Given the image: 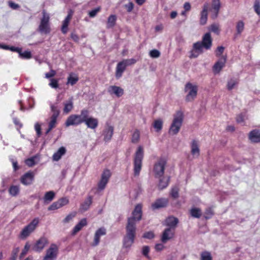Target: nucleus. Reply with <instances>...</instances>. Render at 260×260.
<instances>
[{"label":"nucleus","mask_w":260,"mask_h":260,"mask_svg":"<svg viewBox=\"0 0 260 260\" xmlns=\"http://www.w3.org/2000/svg\"><path fill=\"white\" fill-rule=\"evenodd\" d=\"M144 157L143 147L139 146L134 157V172L135 176H138L142 169V160Z\"/></svg>","instance_id":"nucleus-5"},{"label":"nucleus","mask_w":260,"mask_h":260,"mask_svg":"<svg viewBox=\"0 0 260 260\" xmlns=\"http://www.w3.org/2000/svg\"><path fill=\"white\" fill-rule=\"evenodd\" d=\"M220 7V0H212V8L215 12V14L211 15L212 19H214L217 17Z\"/></svg>","instance_id":"nucleus-24"},{"label":"nucleus","mask_w":260,"mask_h":260,"mask_svg":"<svg viewBox=\"0 0 260 260\" xmlns=\"http://www.w3.org/2000/svg\"><path fill=\"white\" fill-rule=\"evenodd\" d=\"M226 62V57H222L213 66V71L215 74L219 73L224 67Z\"/></svg>","instance_id":"nucleus-19"},{"label":"nucleus","mask_w":260,"mask_h":260,"mask_svg":"<svg viewBox=\"0 0 260 260\" xmlns=\"http://www.w3.org/2000/svg\"><path fill=\"white\" fill-rule=\"evenodd\" d=\"M78 78L77 77H73L71 75H70L68 78V82L67 84H71V85H75L77 82L78 81Z\"/></svg>","instance_id":"nucleus-47"},{"label":"nucleus","mask_w":260,"mask_h":260,"mask_svg":"<svg viewBox=\"0 0 260 260\" xmlns=\"http://www.w3.org/2000/svg\"><path fill=\"white\" fill-rule=\"evenodd\" d=\"M87 112L85 109H83L81 111L80 115L72 114L69 116L66 120L65 125L67 127L71 125H78L83 123V118H85Z\"/></svg>","instance_id":"nucleus-6"},{"label":"nucleus","mask_w":260,"mask_h":260,"mask_svg":"<svg viewBox=\"0 0 260 260\" xmlns=\"http://www.w3.org/2000/svg\"><path fill=\"white\" fill-rule=\"evenodd\" d=\"M50 81V82L49 84L50 86L53 88H57L58 87V80L57 79L51 78Z\"/></svg>","instance_id":"nucleus-52"},{"label":"nucleus","mask_w":260,"mask_h":260,"mask_svg":"<svg viewBox=\"0 0 260 260\" xmlns=\"http://www.w3.org/2000/svg\"><path fill=\"white\" fill-rule=\"evenodd\" d=\"M42 17L40 19V22L37 30L42 34L47 35L50 33L51 29L50 23V16L45 10L42 12Z\"/></svg>","instance_id":"nucleus-3"},{"label":"nucleus","mask_w":260,"mask_h":260,"mask_svg":"<svg viewBox=\"0 0 260 260\" xmlns=\"http://www.w3.org/2000/svg\"><path fill=\"white\" fill-rule=\"evenodd\" d=\"M140 139V133L138 130H136L133 133L132 137V142L137 143Z\"/></svg>","instance_id":"nucleus-39"},{"label":"nucleus","mask_w":260,"mask_h":260,"mask_svg":"<svg viewBox=\"0 0 260 260\" xmlns=\"http://www.w3.org/2000/svg\"><path fill=\"white\" fill-rule=\"evenodd\" d=\"M169 200L167 198H159L152 204L151 207L153 210L166 207L168 204Z\"/></svg>","instance_id":"nucleus-15"},{"label":"nucleus","mask_w":260,"mask_h":260,"mask_svg":"<svg viewBox=\"0 0 260 260\" xmlns=\"http://www.w3.org/2000/svg\"><path fill=\"white\" fill-rule=\"evenodd\" d=\"M19 252V247H15L12 251L11 256L10 257V259L12 260H16L17 257V254Z\"/></svg>","instance_id":"nucleus-49"},{"label":"nucleus","mask_w":260,"mask_h":260,"mask_svg":"<svg viewBox=\"0 0 260 260\" xmlns=\"http://www.w3.org/2000/svg\"><path fill=\"white\" fill-rule=\"evenodd\" d=\"M48 240L45 237L40 238L32 247V250L36 252H41L48 244Z\"/></svg>","instance_id":"nucleus-13"},{"label":"nucleus","mask_w":260,"mask_h":260,"mask_svg":"<svg viewBox=\"0 0 260 260\" xmlns=\"http://www.w3.org/2000/svg\"><path fill=\"white\" fill-rule=\"evenodd\" d=\"M201 260H212L211 253L209 252L204 251L201 253Z\"/></svg>","instance_id":"nucleus-43"},{"label":"nucleus","mask_w":260,"mask_h":260,"mask_svg":"<svg viewBox=\"0 0 260 260\" xmlns=\"http://www.w3.org/2000/svg\"><path fill=\"white\" fill-rule=\"evenodd\" d=\"M30 248V245L27 242L24 247V249L22 250V252L20 253L19 256L20 259L22 258L27 253L29 249Z\"/></svg>","instance_id":"nucleus-45"},{"label":"nucleus","mask_w":260,"mask_h":260,"mask_svg":"<svg viewBox=\"0 0 260 260\" xmlns=\"http://www.w3.org/2000/svg\"><path fill=\"white\" fill-rule=\"evenodd\" d=\"M163 121L161 119H158L154 120L153 122V127L156 132H159L162 128Z\"/></svg>","instance_id":"nucleus-36"},{"label":"nucleus","mask_w":260,"mask_h":260,"mask_svg":"<svg viewBox=\"0 0 260 260\" xmlns=\"http://www.w3.org/2000/svg\"><path fill=\"white\" fill-rule=\"evenodd\" d=\"M87 225V221L86 218L82 219L79 222L75 225L72 234L75 235L77 233L79 232L83 226Z\"/></svg>","instance_id":"nucleus-28"},{"label":"nucleus","mask_w":260,"mask_h":260,"mask_svg":"<svg viewBox=\"0 0 260 260\" xmlns=\"http://www.w3.org/2000/svg\"><path fill=\"white\" fill-rule=\"evenodd\" d=\"M244 29V23L243 21H239L236 24L237 35H240Z\"/></svg>","instance_id":"nucleus-37"},{"label":"nucleus","mask_w":260,"mask_h":260,"mask_svg":"<svg viewBox=\"0 0 260 260\" xmlns=\"http://www.w3.org/2000/svg\"><path fill=\"white\" fill-rule=\"evenodd\" d=\"M179 222L178 219L174 216H169L165 220V225L168 226V228H171L175 230Z\"/></svg>","instance_id":"nucleus-20"},{"label":"nucleus","mask_w":260,"mask_h":260,"mask_svg":"<svg viewBox=\"0 0 260 260\" xmlns=\"http://www.w3.org/2000/svg\"><path fill=\"white\" fill-rule=\"evenodd\" d=\"M171 196L174 199H177L179 197V188L175 186L171 189L170 192Z\"/></svg>","instance_id":"nucleus-38"},{"label":"nucleus","mask_w":260,"mask_h":260,"mask_svg":"<svg viewBox=\"0 0 260 260\" xmlns=\"http://www.w3.org/2000/svg\"><path fill=\"white\" fill-rule=\"evenodd\" d=\"M36 158V156H33L26 159L25 161V164L29 167L34 166L36 164V162L35 161Z\"/></svg>","instance_id":"nucleus-41"},{"label":"nucleus","mask_w":260,"mask_h":260,"mask_svg":"<svg viewBox=\"0 0 260 260\" xmlns=\"http://www.w3.org/2000/svg\"><path fill=\"white\" fill-rule=\"evenodd\" d=\"M149 55L152 58H158L160 56V52L158 50L153 49L149 52Z\"/></svg>","instance_id":"nucleus-48"},{"label":"nucleus","mask_w":260,"mask_h":260,"mask_svg":"<svg viewBox=\"0 0 260 260\" xmlns=\"http://www.w3.org/2000/svg\"><path fill=\"white\" fill-rule=\"evenodd\" d=\"M185 92L188 91L185 97V101L187 102H191L194 100L197 95L198 86L196 85H192L190 82H187L184 88Z\"/></svg>","instance_id":"nucleus-9"},{"label":"nucleus","mask_w":260,"mask_h":260,"mask_svg":"<svg viewBox=\"0 0 260 260\" xmlns=\"http://www.w3.org/2000/svg\"><path fill=\"white\" fill-rule=\"evenodd\" d=\"M55 196V193L53 191L46 192L43 198L44 204H48L53 200Z\"/></svg>","instance_id":"nucleus-27"},{"label":"nucleus","mask_w":260,"mask_h":260,"mask_svg":"<svg viewBox=\"0 0 260 260\" xmlns=\"http://www.w3.org/2000/svg\"><path fill=\"white\" fill-rule=\"evenodd\" d=\"M175 230H173L171 228H166L163 232L161 240L162 243H165L168 240L172 239L175 233Z\"/></svg>","instance_id":"nucleus-17"},{"label":"nucleus","mask_w":260,"mask_h":260,"mask_svg":"<svg viewBox=\"0 0 260 260\" xmlns=\"http://www.w3.org/2000/svg\"><path fill=\"white\" fill-rule=\"evenodd\" d=\"M64 108L63 109V113L68 114L70 112L73 108V102L72 99H70L67 102L64 103Z\"/></svg>","instance_id":"nucleus-34"},{"label":"nucleus","mask_w":260,"mask_h":260,"mask_svg":"<svg viewBox=\"0 0 260 260\" xmlns=\"http://www.w3.org/2000/svg\"><path fill=\"white\" fill-rule=\"evenodd\" d=\"M110 94H114L117 97H120L124 94L123 89L120 87L115 85L110 86L108 90Z\"/></svg>","instance_id":"nucleus-21"},{"label":"nucleus","mask_w":260,"mask_h":260,"mask_svg":"<svg viewBox=\"0 0 260 260\" xmlns=\"http://www.w3.org/2000/svg\"><path fill=\"white\" fill-rule=\"evenodd\" d=\"M126 66L121 61L118 63L116 68L115 76L117 78H119L122 76V73L126 69Z\"/></svg>","instance_id":"nucleus-26"},{"label":"nucleus","mask_w":260,"mask_h":260,"mask_svg":"<svg viewBox=\"0 0 260 260\" xmlns=\"http://www.w3.org/2000/svg\"><path fill=\"white\" fill-rule=\"evenodd\" d=\"M253 8L255 12L260 15V0H255Z\"/></svg>","instance_id":"nucleus-46"},{"label":"nucleus","mask_w":260,"mask_h":260,"mask_svg":"<svg viewBox=\"0 0 260 260\" xmlns=\"http://www.w3.org/2000/svg\"><path fill=\"white\" fill-rule=\"evenodd\" d=\"M51 111L53 112V114L51 116H56V117H57L59 116L60 111L58 109L57 106L55 105H51Z\"/></svg>","instance_id":"nucleus-51"},{"label":"nucleus","mask_w":260,"mask_h":260,"mask_svg":"<svg viewBox=\"0 0 260 260\" xmlns=\"http://www.w3.org/2000/svg\"><path fill=\"white\" fill-rule=\"evenodd\" d=\"M149 252V247L148 246H145L142 248V253L143 254L146 256L148 257V253Z\"/></svg>","instance_id":"nucleus-64"},{"label":"nucleus","mask_w":260,"mask_h":260,"mask_svg":"<svg viewBox=\"0 0 260 260\" xmlns=\"http://www.w3.org/2000/svg\"><path fill=\"white\" fill-rule=\"evenodd\" d=\"M154 234L152 231H149L145 232L143 235V238L148 239H152L154 238Z\"/></svg>","instance_id":"nucleus-55"},{"label":"nucleus","mask_w":260,"mask_h":260,"mask_svg":"<svg viewBox=\"0 0 260 260\" xmlns=\"http://www.w3.org/2000/svg\"><path fill=\"white\" fill-rule=\"evenodd\" d=\"M50 118L51 120L49 123V127L53 129L55 127L57 117H56V116H51Z\"/></svg>","instance_id":"nucleus-53"},{"label":"nucleus","mask_w":260,"mask_h":260,"mask_svg":"<svg viewBox=\"0 0 260 260\" xmlns=\"http://www.w3.org/2000/svg\"><path fill=\"white\" fill-rule=\"evenodd\" d=\"M8 191L10 195L16 197L19 193L20 188L17 185H12L10 187Z\"/></svg>","instance_id":"nucleus-35"},{"label":"nucleus","mask_w":260,"mask_h":260,"mask_svg":"<svg viewBox=\"0 0 260 260\" xmlns=\"http://www.w3.org/2000/svg\"><path fill=\"white\" fill-rule=\"evenodd\" d=\"M167 161L164 158H160L153 166V172L155 178H161L164 176Z\"/></svg>","instance_id":"nucleus-7"},{"label":"nucleus","mask_w":260,"mask_h":260,"mask_svg":"<svg viewBox=\"0 0 260 260\" xmlns=\"http://www.w3.org/2000/svg\"><path fill=\"white\" fill-rule=\"evenodd\" d=\"M87 112L85 118H83V122L85 123L86 126L91 129H95L98 126L99 121L98 119L92 117H89V111L85 109Z\"/></svg>","instance_id":"nucleus-11"},{"label":"nucleus","mask_w":260,"mask_h":260,"mask_svg":"<svg viewBox=\"0 0 260 260\" xmlns=\"http://www.w3.org/2000/svg\"><path fill=\"white\" fill-rule=\"evenodd\" d=\"M8 4V6L13 10H17L20 8V6L18 4L14 3L12 1H9Z\"/></svg>","instance_id":"nucleus-60"},{"label":"nucleus","mask_w":260,"mask_h":260,"mask_svg":"<svg viewBox=\"0 0 260 260\" xmlns=\"http://www.w3.org/2000/svg\"><path fill=\"white\" fill-rule=\"evenodd\" d=\"M159 178L158 184L157 185L158 188L159 190H162L166 188L168 185L170 181V177L167 178L162 176Z\"/></svg>","instance_id":"nucleus-25"},{"label":"nucleus","mask_w":260,"mask_h":260,"mask_svg":"<svg viewBox=\"0 0 260 260\" xmlns=\"http://www.w3.org/2000/svg\"><path fill=\"white\" fill-rule=\"evenodd\" d=\"M114 128L112 126H108L105 128L103 132L104 136V140L105 141L107 142L110 141L113 134Z\"/></svg>","instance_id":"nucleus-23"},{"label":"nucleus","mask_w":260,"mask_h":260,"mask_svg":"<svg viewBox=\"0 0 260 260\" xmlns=\"http://www.w3.org/2000/svg\"><path fill=\"white\" fill-rule=\"evenodd\" d=\"M214 214V212L211 208H208L206 209L205 214H204V217L206 219H210L212 217V216Z\"/></svg>","instance_id":"nucleus-42"},{"label":"nucleus","mask_w":260,"mask_h":260,"mask_svg":"<svg viewBox=\"0 0 260 260\" xmlns=\"http://www.w3.org/2000/svg\"><path fill=\"white\" fill-rule=\"evenodd\" d=\"M76 214L72 213L68 215L66 218L63 220V223H68L75 216Z\"/></svg>","instance_id":"nucleus-57"},{"label":"nucleus","mask_w":260,"mask_h":260,"mask_svg":"<svg viewBox=\"0 0 260 260\" xmlns=\"http://www.w3.org/2000/svg\"><path fill=\"white\" fill-rule=\"evenodd\" d=\"M212 45V40L210 32L206 33L203 37L202 41H198L193 45V49L190 51V58H196L203 52V48L209 50Z\"/></svg>","instance_id":"nucleus-2"},{"label":"nucleus","mask_w":260,"mask_h":260,"mask_svg":"<svg viewBox=\"0 0 260 260\" xmlns=\"http://www.w3.org/2000/svg\"><path fill=\"white\" fill-rule=\"evenodd\" d=\"M39 222V218H35L27 225L25 226L20 233L21 238L24 239L28 237L35 231Z\"/></svg>","instance_id":"nucleus-8"},{"label":"nucleus","mask_w":260,"mask_h":260,"mask_svg":"<svg viewBox=\"0 0 260 260\" xmlns=\"http://www.w3.org/2000/svg\"><path fill=\"white\" fill-rule=\"evenodd\" d=\"M183 120V115L182 112L178 111L174 116L172 123L169 128V133L173 135H177L182 126Z\"/></svg>","instance_id":"nucleus-4"},{"label":"nucleus","mask_w":260,"mask_h":260,"mask_svg":"<svg viewBox=\"0 0 260 260\" xmlns=\"http://www.w3.org/2000/svg\"><path fill=\"white\" fill-rule=\"evenodd\" d=\"M100 10H101L100 7H98L92 10L88 13L89 16L90 17H95L97 13L99 12H100Z\"/></svg>","instance_id":"nucleus-58"},{"label":"nucleus","mask_w":260,"mask_h":260,"mask_svg":"<svg viewBox=\"0 0 260 260\" xmlns=\"http://www.w3.org/2000/svg\"><path fill=\"white\" fill-rule=\"evenodd\" d=\"M111 176V172L109 170H105L102 174L101 178L98 183V189L100 190H103Z\"/></svg>","instance_id":"nucleus-10"},{"label":"nucleus","mask_w":260,"mask_h":260,"mask_svg":"<svg viewBox=\"0 0 260 260\" xmlns=\"http://www.w3.org/2000/svg\"><path fill=\"white\" fill-rule=\"evenodd\" d=\"M249 139L253 143L260 142V131L257 129L251 131L249 134Z\"/></svg>","instance_id":"nucleus-22"},{"label":"nucleus","mask_w":260,"mask_h":260,"mask_svg":"<svg viewBox=\"0 0 260 260\" xmlns=\"http://www.w3.org/2000/svg\"><path fill=\"white\" fill-rule=\"evenodd\" d=\"M66 152V149L64 147H60L57 152L54 153L53 155V159L55 161L59 160L61 156L64 155Z\"/></svg>","instance_id":"nucleus-29"},{"label":"nucleus","mask_w":260,"mask_h":260,"mask_svg":"<svg viewBox=\"0 0 260 260\" xmlns=\"http://www.w3.org/2000/svg\"><path fill=\"white\" fill-rule=\"evenodd\" d=\"M191 154L193 155H197V156H198L200 155V149L199 145L198 142L195 140H193L191 143Z\"/></svg>","instance_id":"nucleus-30"},{"label":"nucleus","mask_w":260,"mask_h":260,"mask_svg":"<svg viewBox=\"0 0 260 260\" xmlns=\"http://www.w3.org/2000/svg\"><path fill=\"white\" fill-rule=\"evenodd\" d=\"M106 234V230L104 227L99 228L96 230L94 234V240L92 245L93 246H97L100 243L101 236H104Z\"/></svg>","instance_id":"nucleus-18"},{"label":"nucleus","mask_w":260,"mask_h":260,"mask_svg":"<svg viewBox=\"0 0 260 260\" xmlns=\"http://www.w3.org/2000/svg\"><path fill=\"white\" fill-rule=\"evenodd\" d=\"M122 62L125 64L126 67L128 66L133 64L136 62V60L133 58L124 59Z\"/></svg>","instance_id":"nucleus-56"},{"label":"nucleus","mask_w":260,"mask_h":260,"mask_svg":"<svg viewBox=\"0 0 260 260\" xmlns=\"http://www.w3.org/2000/svg\"><path fill=\"white\" fill-rule=\"evenodd\" d=\"M190 214L193 218H200L202 215V210L199 208L193 207L190 210Z\"/></svg>","instance_id":"nucleus-32"},{"label":"nucleus","mask_w":260,"mask_h":260,"mask_svg":"<svg viewBox=\"0 0 260 260\" xmlns=\"http://www.w3.org/2000/svg\"><path fill=\"white\" fill-rule=\"evenodd\" d=\"M238 83L236 80L231 79L228 82L227 87L228 90H231L234 88V86Z\"/></svg>","instance_id":"nucleus-44"},{"label":"nucleus","mask_w":260,"mask_h":260,"mask_svg":"<svg viewBox=\"0 0 260 260\" xmlns=\"http://www.w3.org/2000/svg\"><path fill=\"white\" fill-rule=\"evenodd\" d=\"M61 208L59 203L57 201L56 202H55L53 203L48 208V210L49 211H53L56 209H58L59 208Z\"/></svg>","instance_id":"nucleus-50"},{"label":"nucleus","mask_w":260,"mask_h":260,"mask_svg":"<svg viewBox=\"0 0 260 260\" xmlns=\"http://www.w3.org/2000/svg\"><path fill=\"white\" fill-rule=\"evenodd\" d=\"M92 198L88 196L85 201L81 204L80 209L83 211L87 210L92 203Z\"/></svg>","instance_id":"nucleus-31"},{"label":"nucleus","mask_w":260,"mask_h":260,"mask_svg":"<svg viewBox=\"0 0 260 260\" xmlns=\"http://www.w3.org/2000/svg\"><path fill=\"white\" fill-rule=\"evenodd\" d=\"M69 24V22L66 21L64 20L63 21L61 30L63 34H66L68 32Z\"/></svg>","instance_id":"nucleus-54"},{"label":"nucleus","mask_w":260,"mask_h":260,"mask_svg":"<svg viewBox=\"0 0 260 260\" xmlns=\"http://www.w3.org/2000/svg\"><path fill=\"white\" fill-rule=\"evenodd\" d=\"M117 17L115 15H111L108 18L107 28H110L113 27L116 21Z\"/></svg>","instance_id":"nucleus-33"},{"label":"nucleus","mask_w":260,"mask_h":260,"mask_svg":"<svg viewBox=\"0 0 260 260\" xmlns=\"http://www.w3.org/2000/svg\"><path fill=\"white\" fill-rule=\"evenodd\" d=\"M57 201L61 207L67 205L69 203V200L67 198H62L59 199Z\"/></svg>","instance_id":"nucleus-59"},{"label":"nucleus","mask_w":260,"mask_h":260,"mask_svg":"<svg viewBox=\"0 0 260 260\" xmlns=\"http://www.w3.org/2000/svg\"><path fill=\"white\" fill-rule=\"evenodd\" d=\"M210 30L216 34L219 32V26L218 24H213L210 26Z\"/></svg>","instance_id":"nucleus-61"},{"label":"nucleus","mask_w":260,"mask_h":260,"mask_svg":"<svg viewBox=\"0 0 260 260\" xmlns=\"http://www.w3.org/2000/svg\"><path fill=\"white\" fill-rule=\"evenodd\" d=\"M142 206L138 204L136 206L132 212V216L127 218L125 227L126 234L123 238V245L125 248L130 247L134 242L136 232V222L142 219Z\"/></svg>","instance_id":"nucleus-1"},{"label":"nucleus","mask_w":260,"mask_h":260,"mask_svg":"<svg viewBox=\"0 0 260 260\" xmlns=\"http://www.w3.org/2000/svg\"><path fill=\"white\" fill-rule=\"evenodd\" d=\"M224 48L222 46H218L216 51V55L218 57L220 56L223 52Z\"/></svg>","instance_id":"nucleus-63"},{"label":"nucleus","mask_w":260,"mask_h":260,"mask_svg":"<svg viewBox=\"0 0 260 260\" xmlns=\"http://www.w3.org/2000/svg\"><path fill=\"white\" fill-rule=\"evenodd\" d=\"M34 179V173L32 172L29 171L21 176L20 181L23 184L25 185H28L32 183Z\"/></svg>","instance_id":"nucleus-14"},{"label":"nucleus","mask_w":260,"mask_h":260,"mask_svg":"<svg viewBox=\"0 0 260 260\" xmlns=\"http://www.w3.org/2000/svg\"><path fill=\"white\" fill-rule=\"evenodd\" d=\"M58 253V247L55 244H52L50 247L46 251V254L43 260H53L57 257Z\"/></svg>","instance_id":"nucleus-12"},{"label":"nucleus","mask_w":260,"mask_h":260,"mask_svg":"<svg viewBox=\"0 0 260 260\" xmlns=\"http://www.w3.org/2000/svg\"><path fill=\"white\" fill-rule=\"evenodd\" d=\"M13 121L14 124L17 126V128L18 129L21 128L22 127V124L20 121L19 119L16 117H14L13 118Z\"/></svg>","instance_id":"nucleus-62"},{"label":"nucleus","mask_w":260,"mask_h":260,"mask_svg":"<svg viewBox=\"0 0 260 260\" xmlns=\"http://www.w3.org/2000/svg\"><path fill=\"white\" fill-rule=\"evenodd\" d=\"M208 8L209 4L205 3L203 5V10L200 14V23L202 25H205L207 23Z\"/></svg>","instance_id":"nucleus-16"},{"label":"nucleus","mask_w":260,"mask_h":260,"mask_svg":"<svg viewBox=\"0 0 260 260\" xmlns=\"http://www.w3.org/2000/svg\"><path fill=\"white\" fill-rule=\"evenodd\" d=\"M19 55L21 58L24 59H29L32 56L31 52L29 51H25L24 52L20 51Z\"/></svg>","instance_id":"nucleus-40"}]
</instances>
